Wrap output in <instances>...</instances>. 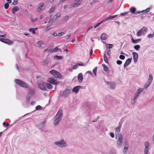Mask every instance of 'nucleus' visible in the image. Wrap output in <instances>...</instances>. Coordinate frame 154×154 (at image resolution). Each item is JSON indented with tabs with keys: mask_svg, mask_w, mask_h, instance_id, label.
I'll return each mask as SVG.
<instances>
[{
	"mask_svg": "<svg viewBox=\"0 0 154 154\" xmlns=\"http://www.w3.org/2000/svg\"><path fill=\"white\" fill-rule=\"evenodd\" d=\"M54 144L61 147H65L67 146L66 143L63 139H61L60 140L55 142Z\"/></svg>",
	"mask_w": 154,
	"mask_h": 154,
	"instance_id": "4",
	"label": "nucleus"
},
{
	"mask_svg": "<svg viewBox=\"0 0 154 154\" xmlns=\"http://www.w3.org/2000/svg\"><path fill=\"white\" fill-rule=\"evenodd\" d=\"M56 71L54 69H52V70H51L50 71V73L52 74V75H54V73H55V72Z\"/></svg>",
	"mask_w": 154,
	"mask_h": 154,
	"instance_id": "42",
	"label": "nucleus"
},
{
	"mask_svg": "<svg viewBox=\"0 0 154 154\" xmlns=\"http://www.w3.org/2000/svg\"><path fill=\"white\" fill-rule=\"evenodd\" d=\"M3 126L6 125V126H8L9 125V124L8 122H4L3 123Z\"/></svg>",
	"mask_w": 154,
	"mask_h": 154,
	"instance_id": "55",
	"label": "nucleus"
},
{
	"mask_svg": "<svg viewBox=\"0 0 154 154\" xmlns=\"http://www.w3.org/2000/svg\"><path fill=\"white\" fill-rule=\"evenodd\" d=\"M105 82L107 85L109 86L110 89H114L116 87V85L113 82H107L105 80Z\"/></svg>",
	"mask_w": 154,
	"mask_h": 154,
	"instance_id": "7",
	"label": "nucleus"
},
{
	"mask_svg": "<svg viewBox=\"0 0 154 154\" xmlns=\"http://www.w3.org/2000/svg\"><path fill=\"white\" fill-rule=\"evenodd\" d=\"M125 56L123 55H120L119 56V58L122 60H124L125 58Z\"/></svg>",
	"mask_w": 154,
	"mask_h": 154,
	"instance_id": "54",
	"label": "nucleus"
},
{
	"mask_svg": "<svg viewBox=\"0 0 154 154\" xmlns=\"http://www.w3.org/2000/svg\"><path fill=\"white\" fill-rule=\"evenodd\" d=\"M128 12H123V13H122L120 15L121 16H125V15H126L127 14H128Z\"/></svg>",
	"mask_w": 154,
	"mask_h": 154,
	"instance_id": "56",
	"label": "nucleus"
},
{
	"mask_svg": "<svg viewBox=\"0 0 154 154\" xmlns=\"http://www.w3.org/2000/svg\"><path fill=\"white\" fill-rule=\"evenodd\" d=\"M72 90V88L70 86L67 87L66 89L63 91L62 94V91H60V95L66 98L68 97Z\"/></svg>",
	"mask_w": 154,
	"mask_h": 154,
	"instance_id": "2",
	"label": "nucleus"
},
{
	"mask_svg": "<svg viewBox=\"0 0 154 154\" xmlns=\"http://www.w3.org/2000/svg\"><path fill=\"white\" fill-rule=\"evenodd\" d=\"M37 44L39 45V47H41L42 45H44V43L42 41H38L37 42Z\"/></svg>",
	"mask_w": 154,
	"mask_h": 154,
	"instance_id": "37",
	"label": "nucleus"
},
{
	"mask_svg": "<svg viewBox=\"0 0 154 154\" xmlns=\"http://www.w3.org/2000/svg\"><path fill=\"white\" fill-rule=\"evenodd\" d=\"M29 31L30 32H32L33 34H34L35 33V28H30L29 29Z\"/></svg>",
	"mask_w": 154,
	"mask_h": 154,
	"instance_id": "36",
	"label": "nucleus"
},
{
	"mask_svg": "<svg viewBox=\"0 0 154 154\" xmlns=\"http://www.w3.org/2000/svg\"><path fill=\"white\" fill-rule=\"evenodd\" d=\"M30 19L31 21L32 22H35L36 21L38 20V18H35V19H33L31 17Z\"/></svg>",
	"mask_w": 154,
	"mask_h": 154,
	"instance_id": "52",
	"label": "nucleus"
},
{
	"mask_svg": "<svg viewBox=\"0 0 154 154\" xmlns=\"http://www.w3.org/2000/svg\"><path fill=\"white\" fill-rule=\"evenodd\" d=\"M34 93L35 91L33 89H30L28 95L32 96Z\"/></svg>",
	"mask_w": 154,
	"mask_h": 154,
	"instance_id": "31",
	"label": "nucleus"
},
{
	"mask_svg": "<svg viewBox=\"0 0 154 154\" xmlns=\"http://www.w3.org/2000/svg\"><path fill=\"white\" fill-rule=\"evenodd\" d=\"M131 58H128L124 64V67H127L131 63Z\"/></svg>",
	"mask_w": 154,
	"mask_h": 154,
	"instance_id": "15",
	"label": "nucleus"
},
{
	"mask_svg": "<svg viewBox=\"0 0 154 154\" xmlns=\"http://www.w3.org/2000/svg\"><path fill=\"white\" fill-rule=\"evenodd\" d=\"M102 65L103 67L104 71L107 73H109V70L108 67L104 64H103Z\"/></svg>",
	"mask_w": 154,
	"mask_h": 154,
	"instance_id": "19",
	"label": "nucleus"
},
{
	"mask_svg": "<svg viewBox=\"0 0 154 154\" xmlns=\"http://www.w3.org/2000/svg\"><path fill=\"white\" fill-rule=\"evenodd\" d=\"M130 11L131 13L135 14L136 9L134 7H132L130 8Z\"/></svg>",
	"mask_w": 154,
	"mask_h": 154,
	"instance_id": "29",
	"label": "nucleus"
},
{
	"mask_svg": "<svg viewBox=\"0 0 154 154\" xmlns=\"http://www.w3.org/2000/svg\"><path fill=\"white\" fill-rule=\"evenodd\" d=\"M139 94L135 93L134 94V100L135 99H136L139 97Z\"/></svg>",
	"mask_w": 154,
	"mask_h": 154,
	"instance_id": "44",
	"label": "nucleus"
},
{
	"mask_svg": "<svg viewBox=\"0 0 154 154\" xmlns=\"http://www.w3.org/2000/svg\"><path fill=\"white\" fill-rule=\"evenodd\" d=\"M153 34L152 35L151 34H149L147 35V37L149 38H152L153 37Z\"/></svg>",
	"mask_w": 154,
	"mask_h": 154,
	"instance_id": "61",
	"label": "nucleus"
},
{
	"mask_svg": "<svg viewBox=\"0 0 154 154\" xmlns=\"http://www.w3.org/2000/svg\"><path fill=\"white\" fill-rule=\"evenodd\" d=\"M123 137L121 134H119L118 136V139L117 141V146L120 147L122 144Z\"/></svg>",
	"mask_w": 154,
	"mask_h": 154,
	"instance_id": "5",
	"label": "nucleus"
},
{
	"mask_svg": "<svg viewBox=\"0 0 154 154\" xmlns=\"http://www.w3.org/2000/svg\"><path fill=\"white\" fill-rule=\"evenodd\" d=\"M15 82L18 85L24 88H28L29 87V85L23 82V81L19 79H15Z\"/></svg>",
	"mask_w": 154,
	"mask_h": 154,
	"instance_id": "3",
	"label": "nucleus"
},
{
	"mask_svg": "<svg viewBox=\"0 0 154 154\" xmlns=\"http://www.w3.org/2000/svg\"><path fill=\"white\" fill-rule=\"evenodd\" d=\"M107 54L109 56V57H110V55H111V51L110 50H108L107 52Z\"/></svg>",
	"mask_w": 154,
	"mask_h": 154,
	"instance_id": "53",
	"label": "nucleus"
},
{
	"mask_svg": "<svg viewBox=\"0 0 154 154\" xmlns=\"http://www.w3.org/2000/svg\"><path fill=\"white\" fill-rule=\"evenodd\" d=\"M116 153V151L113 148H111L109 151L110 154H115Z\"/></svg>",
	"mask_w": 154,
	"mask_h": 154,
	"instance_id": "28",
	"label": "nucleus"
},
{
	"mask_svg": "<svg viewBox=\"0 0 154 154\" xmlns=\"http://www.w3.org/2000/svg\"><path fill=\"white\" fill-rule=\"evenodd\" d=\"M82 1H78L77 2L75 3L71 4L69 7V9H72L74 7L79 6L82 3Z\"/></svg>",
	"mask_w": 154,
	"mask_h": 154,
	"instance_id": "8",
	"label": "nucleus"
},
{
	"mask_svg": "<svg viewBox=\"0 0 154 154\" xmlns=\"http://www.w3.org/2000/svg\"><path fill=\"white\" fill-rule=\"evenodd\" d=\"M78 67V66L76 64V65H74L73 66V69H76Z\"/></svg>",
	"mask_w": 154,
	"mask_h": 154,
	"instance_id": "63",
	"label": "nucleus"
},
{
	"mask_svg": "<svg viewBox=\"0 0 154 154\" xmlns=\"http://www.w3.org/2000/svg\"><path fill=\"white\" fill-rule=\"evenodd\" d=\"M151 83L149 82H148V83L146 84L144 86V88H147L149 86Z\"/></svg>",
	"mask_w": 154,
	"mask_h": 154,
	"instance_id": "39",
	"label": "nucleus"
},
{
	"mask_svg": "<svg viewBox=\"0 0 154 154\" xmlns=\"http://www.w3.org/2000/svg\"><path fill=\"white\" fill-rule=\"evenodd\" d=\"M78 80L79 82H82L83 81V75L82 73H80L78 76Z\"/></svg>",
	"mask_w": 154,
	"mask_h": 154,
	"instance_id": "21",
	"label": "nucleus"
},
{
	"mask_svg": "<svg viewBox=\"0 0 154 154\" xmlns=\"http://www.w3.org/2000/svg\"><path fill=\"white\" fill-rule=\"evenodd\" d=\"M150 8H148L147 9L145 10H143L141 11V12L142 13V15L146 13H147V12H149L150 10Z\"/></svg>",
	"mask_w": 154,
	"mask_h": 154,
	"instance_id": "27",
	"label": "nucleus"
},
{
	"mask_svg": "<svg viewBox=\"0 0 154 154\" xmlns=\"http://www.w3.org/2000/svg\"><path fill=\"white\" fill-rule=\"evenodd\" d=\"M62 56H60L57 55L55 56V58L57 60L62 59Z\"/></svg>",
	"mask_w": 154,
	"mask_h": 154,
	"instance_id": "47",
	"label": "nucleus"
},
{
	"mask_svg": "<svg viewBox=\"0 0 154 154\" xmlns=\"http://www.w3.org/2000/svg\"><path fill=\"white\" fill-rule=\"evenodd\" d=\"M65 32H60L58 34V35L59 37H61V36L63 35H64L65 34Z\"/></svg>",
	"mask_w": 154,
	"mask_h": 154,
	"instance_id": "41",
	"label": "nucleus"
},
{
	"mask_svg": "<svg viewBox=\"0 0 154 154\" xmlns=\"http://www.w3.org/2000/svg\"><path fill=\"white\" fill-rule=\"evenodd\" d=\"M83 87L82 86H77L74 87L72 90V91L75 92V93H78L79 89Z\"/></svg>",
	"mask_w": 154,
	"mask_h": 154,
	"instance_id": "17",
	"label": "nucleus"
},
{
	"mask_svg": "<svg viewBox=\"0 0 154 154\" xmlns=\"http://www.w3.org/2000/svg\"><path fill=\"white\" fill-rule=\"evenodd\" d=\"M39 7L37 8V11L40 12L42 10L44 9L45 8V5L43 3H40L39 4Z\"/></svg>",
	"mask_w": 154,
	"mask_h": 154,
	"instance_id": "12",
	"label": "nucleus"
},
{
	"mask_svg": "<svg viewBox=\"0 0 154 154\" xmlns=\"http://www.w3.org/2000/svg\"><path fill=\"white\" fill-rule=\"evenodd\" d=\"M110 136L112 138H113L114 137V134L112 132L110 133Z\"/></svg>",
	"mask_w": 154,
	"mask_h": 154,
	"instance_id": "64",
	"label": "nucleus"
},
{
	"mask_svg": "<svg viewBox=\"0 0 154 154\" xmlns=\"http://www.w3.org/2000/svg\"><path fill=\"white\" fill-rule=\"evenodd\" d=\"M31 96L28 95V96L26 98V101L29 102L30 99L31 97Z\"/></svg>",
	"mask_w": 154,
	"mask_h": 154,
	"instance_id": "57",
	"label": "nucleus"
},
{
	"mask_svg": "<svg viewBox=\"0 0 154 154\" xmlns=\"http://www.w3.org/2000/svg\"><path fill=\"white\" fill-rule=\"evenodd\" d=\"M9 7V4L8 3H6L4 5L5 8L6 9H7Z\"/></svg>",
	"mask_w": 154,
	"mask_h": 154,
	"instance_id": "43",
	"label": "nucleus"
},
{
	"mask_svg": "<svg viewBox=\"0 0 154 154\" xmlns=\"http://www.w3.org/2000/svg\"><path fill=\"white\" fill-rule=\"evenodd\" d=\"M49 61L47 59H45L42 62V64L43 65H47Z\"/></svg>",
	"mask_w": 154,
	"mask_h": 154,
	"instance_id": "33",
	"label": "nucleus"
},
{
	"mask_svg": "<svg viewBox=\"0 0 154 154\" xmlns=\"http://www.w3.org/2000/svg\"><path fill=\"white\" fill-rule=\"evenodd\" d=\"M143 30L145 31L146 30V29L145 28H142L141 29H140V30H139V31H138V32H137V36H140L142 34V32L141 31Z\"/></svg>",
	"mask_w": 154,
	"mask_h": 154,
	"instance_id": "20",
	"label": "nucleus"
},
{
	"mask_svg": "<svg viewBox=\"0 0 154 154\" xmlns=\"http://www.w3.org/2000/svg\"><path fill=\"white\" fill-rule=\"evenodd\" d=\"M132 42L134 44H136L138 42H140L141 40V39L139 38L136 40H134L133 38H131Z\"/></svg>",
	"mask_w": 154,
	"mask_h": 154,
	"instance_id": "25",
	"label": "nucleus"
},
{
	"mask_svg": "<svg viewBox=\"0 0 154 154\" xmlns=\"http://www.w3.org/2000/svg\"><path fill=\"white\" fill-rule=\"evenodd\" d=\"M42 107L40 105H38L36 107V110H40L41 109Z\"/></svg>",
	"mask_w": 154,
	"mask_h": 154,
	"instance_id": "50",
	"label": "nucleus"
},
{
	"mask_svg": "<svg viewBox=\"0 0 154 154\" xmlns=\"http://www.w3.org/2000/svg\"><path fill=\"white\" fill-rule=\"evenodd\" d=\"M108 45V47H107V48L110 49L112 48L113 47V45L112 44H107L106 45V46H107Z\"/></svg>",
	"mask_w": 154,
	"mask_h": 154,
	"instance_id": "45",
	"label": "nucleus"
},
{
	"mask_svg": "<svg viewBox=\"0 0 154 154\" xmlns=\"http://www.w3.org/2000/svg\"><path fill=\"white\" fill-rule=\"evenodd\" d=\"M107 35L105 33H103L101 35L100 37L102 40H105L107 38Z\"/></svg>",
	"mask_w": 154,
	"mask_h": 154,
	"instance_id": "23",
	"label": "nucleus"
},
{
	"mask_svg": "<svg viewBox=\"0 0 154 154\" xmlns=\"http://www.w3.org/2000/svg\"><path fill=\"white\" fill-rule=\"evenodd\" d=\"M143 91V88H140L137 90V92L135 93L140 95V94H141V93Z\"/></svg>",
	"mask_w": 154,
	"mask_h": 154,
	"instance_id": "32",
	"label": "nucleus"
},
{
	"mask_svg": "<svg viewBox=\"0 0 154 154\" xmlns=\"http://www.w3.org/2000/svg\"><path fill=\"white\" fill-rule=\"evenodd\" d=\"M124 146V148L123 149V152L125 153H126L128 151V149L129 147V145L127 140H125Z\"/></svg>",
	"mask_w": 154,
	"mask_h": 154,
	"instance_id": "11",
	"label": "nucleus"
},
{
	"mask_svg": "<svg viewBox=\"0 0 154 154\" xmlns=\"http://www.w3.org/2000/svg\"><path fill=\"white\" fill-rule=\"evenodd\" d=\"M145 148L144 149L145 154H148L149 153V143L148 142H146L144 143Z\"/></svg>",
	"mask_w": 154,
	"mask_h": 154,
	"instance_id": "6",
	"label": "nucleus"
},
{
	"mask_svg": "<svg viewBox=\"0 0 154 154\" xmlns=\"http://www.w3.org/2000/svg\"><path fill=\"white\" fill-rule=\"evenodd\" d=\"M122 63V62L120 60H118L117 61H116V63L118 65H120Z\"/></svg>",
	"mask_w": 154,
	"mask_h": 154,
	"instance_id": "58",
	"label": "nucleus"
},
{
	"mask_svg": "<svg viewBox=\"0 0 154 154\" xmlns=\"http://www.w3.org/2000/svg\"><path fill=\"white\" fill-rule=\"evenodd\" d=\"M19 10V8L18 6H16L12 8V12L13 14L15 13L17 11Z\"/></svg>",
	"mask_w": 154,
	"mask_h": 154,
	"instance_id": "24",
	"label": "nucleus"
},
{
	"mask_svg": "<svg viewBox=\"0 0 154 154\" xmlns=\"http://www.w3.org/2000/svg\"><path fill=\"white\" fill-rule=\"evenodd\" d=\"M0 41L9 45H11L13 44L12 41L7 38H0Z\"/></svg>",
	"mask_w": 154,
	"mask_h": 154,
	"instance_id": "9",
	"label": "nucleus"
},
{
	"mask_svg": "<svg viewBox=\"0 0 154 154\" xmlns=\"http://www.w3.org/2000/svg\"><path fill=\"white\" fill-rule=\"evenodd\" d=\"M54 76L56 78H60L62 77V75L60 72L56 71L54 73Z\"/></svg>",
	"mask_w": 154,
	"mask_h": 154,
	"instance_id": "22",
	"label": "nucleus"
},
{
	"mask_svg": "<svg viewBox=\"0 0 154 154\" xmlns=\"http://www.w3.org/2000/svg\"><path fill=\"white\" fill-rule=\"evenodd\" d=\"M97 67H95L93 69V72L94 73V75L96 76V72H97Z\"/></svg>",
	"mask_w": 154,
	"mask_h": 154,
	"instance_id": "40",
	"label": "nucleus"
},
{
	"mask_svg": "<svg viewBox=\"0 0 154 154\" xmlns=\"http://www.w3.org/2000/svg\"><path fill=\"white\" fill-rule=\"evenodd\" d=\"M134 48L136 50H138L140 48V46L139 45H137L134 46Z\"/></svg>",
	"mask_w": 154,
	"mask_h": 154,
	"instance_id": "38",
	"label": "nucleus"
},
{
	"mask_svg": "<svg viewBox=\"0 0 154 154\" xmlns=\"http://www.w3.org/2000/svg\"><path fill=\"white\" fill-rule=\"evenodd\" d=\"M103 58H104V61L106 63H108V59L106 57L105 53L104 54V55H103Z\"/></svg>",
	"mask_w": 154,
	"mask_h": 154,
	"instance_id": "34",
	"label": "nucleus"
},
{
	"mask_svg": "<svg viewBox=\"0 0 154 154\" xmlns=\"http://www.w3.org/2000/svg\"><path fill=\"white\" fill-rule=\"evenodd\" d=\"M132 54L134 62L136 63L137 61L138 60V54L137 53L135 52H133Z\"/></svg>",
	"mask_w": 154,
	"mask_h": 154,
	"instance_id": "14",
	"label": "nucleus"
},
{
	"mask_svg": "<svg viewBox=\"0 0 154 154\" xmlns=\"http://www.w3.org/2000/svg\"><path fill=\"white\" fill-rule=\"evenodd\" d=\"M52 50V48H50L49 49V48H48V49H45L44 51V52H46V51H48V52H50Z\"/></svg>",
	"mask_w": 154,
	"mask_h": 154,
	"instance_id": "60",
	"label": "nucleus"
},
{
	"mask_svg": "<svg viewBox=\"0 0 154 154\" xmlns=\"http://www.w3.org/2000/svg\"><path fill=\"white\" fill-rule=\"evenodd\" d=\"M55 10V7H51L50 10L49 11V14H51L52 12H53Z\"/></svg>",
	"mask_w": 154,
	"mask_h": 154,
	"instance_id": "35",
	"label": "nucleus"
},
{
	"mask_svg": "<svg viewBox=\"0 0 154 154\" xmlns=\"http://www.w3.org/2000/svg\"><path fill=\"white\" fill-rule=\"evenodd\" d=\"M45 85L44 84H42L40 83L38 85V87L42 90L44 91L46 90V88L45 87Z\"/></svg>",
	"mask_w": 154,
	"mask_h": 154,
	"instance_id": "18",
	"label": "nucleus"
},
{
	"mask_svg": "<svg viewBox=\"0 0 154 154\" xmlns=\"http://www.w3.org/2000/svg\"><path fill=\"white\" fill-rule=\"evenodd\" d=\"M58 49V48L57 47H55L54 48L52 51V52H55L57 51Z\"/></svg>",
	"mask_w": 154,
	"mask_h": 154,
	"instance_id": "59",
	"label": "nucleus"
},
{
	"mask_svg": "<svg viewBox=\"0 0 154 154\" xmlns=\"http://www.w3.org/2000/svg\"><path fill=\"white\" fill-rule=\"evenodd\" d=\"M45 121H44L40 124L38 125H37V127L38 129H42L45 126Z\"/></svg>",
	"mask_w": 154,
	"mask_h": 154,
	"instance_id": "16",
	"label": "nucleus"
},
{
	"mask_svg": "<svg viewBox=\"0 0 154 154\" xmlns=\"http://www.w3.org/2000/svg\"><path fill=\"white\" fill-rule=\"evenodd\" d=\"M69 18V17L67 16H65L63 19L62 21H66Z\"/></svg>",
	"mask_w": 154,
	"mask_h": 154,
	"instance_id": "49",
	"label": "nucleus"
},
{
	"mask_svg": "<svg viewBox=\"0 0 154 154\" xmlns=\"http://www.w3.org/2000/svg\"><path fill=\"white\" fill-rule=\"evenodd\" d=\"M78 66H83L85 64L82 62H80L79 63H76Z\"/></svg>",
	"mask_w": 154,
	"mask_h": 154,
	"instance_id": "51",
	"label": "nucleus"
},
{
	"mask_svg": "<svg viewBox=\"0 0 154 154\" xmlns=\"http://www.w3.org/2000/svg\"><path fill=\"white\" fill-rule=\"evenodd\" d=\"M143 28H145L146 29V30L145 31H144L143 30L142 31H142V34H143V35H145V33H146V32L147 31V28L145 27H143Z\"/></svg>",
	"mask_w": 154,
	"mask_h": 154,
	"instance_id": "46",
	"label": "nucleus"
},
{
	"mask_svg": "<svg viewBox=\"0 0 154 154\" xmlns=\"http://www.w3.org/2000/svg\"><path fill=\"white\" fill-rule=\"evenodd\" d=\"M153 76L151 73L149 74V79H148V82L150 83H151L152 81Z\"/></svg>",
	"mask_w": 154,
	"mask_h": 154,
	"instance_id": "30",
	"label": "nucleus"
},
{
	"mask_svg": "<svg viewBox=\"0 0 154 154\" xmlns=\"http://www.w3.org/2000/svg\"><path fill=\"white\" fill-rule=\"evenodd\" d=\"M122 123L121 122H120L119 123V126L117 127L116 129H115V131H116V137H117V133L118 134V135H119V132H120L122 126Z\"/></svg>",
	"mask_w": 154,
	"mask_h": 154,
	"instance_id": "10",
	"label": "nucleus"
},
{
	"mask_svg": "<svg viewBox=\"0 0 154 154\" xmlns=\"http://www.w3.org/2000/svg\"><path fill=\"white\" fill-rule=\"evenodd\" d=\"M54 16L56 18H58L60 16V14L58 13L54 15Z\"/></svg>",
	"mask_w": 154,
	"mask_h": 154,
	"instance_id": "48",
	"label": "nucleus"
},
{
	"mask_svg": "<svg viewBox=\"0 0 154 154\" xmlns=\"http://www.w3.org/2000/svg\"><path fill=\"white\" fill-rule=\"evenodd\" d=\"M47 81L49 82L54 85H57L58 83L53 78H50L48 79Z\"/></svg>",
	"mask_w": 154,
	"mask_h": 154,
	"instance_id": "13",
	"label": "nucleus"
},
{
	"mask_svg": "<svg viewBox=\"0 0 154 154\" xmlns=\"http://www.w3.org/2000/svg\"><path fill=\"white\" fill-rule=\"evenodd\" d=\"M45 86H46L47 88L48 89H51L53 88L52 85L50 83H45Z\"/></svg>",
	"mask_w": 154,
	"mask_h": 154,
	"instance_id": "26",
	"label": "nucleus"
},
{
	"mask_svg": "<svg viewBox=\"0 0 154 154\" xmlns=\"http://www.w3.org/2000/svg\"><path fill=\"white\" fill-rule=\"evenodd\" d=\"M63 116V110L60 109L56 115L54 117L55 120L54 124L55 125H57L61 120V118Z\"/></svg>",
	"mask_w": 154,
	"mask_h": 154,
	"instance_id": "1",
	"label": "nucleus"
},
{
	"mask_svg": "<svg viewBox=\"0 0 154 154\" xmlns=\"http://www.w3.org/2000/svg\"><path fill=\"white\" fill-rule=\"evenodd\" d=\"M109 17H107V18H105V19H104V20H103V22L104 23H105L106 21H107V20H109Z\"/></svg>",
	"mask_w": 154,
	"mask_h": 154,
	"instance_id": "62",
	"label": "nucleus"
}]
</instances>
